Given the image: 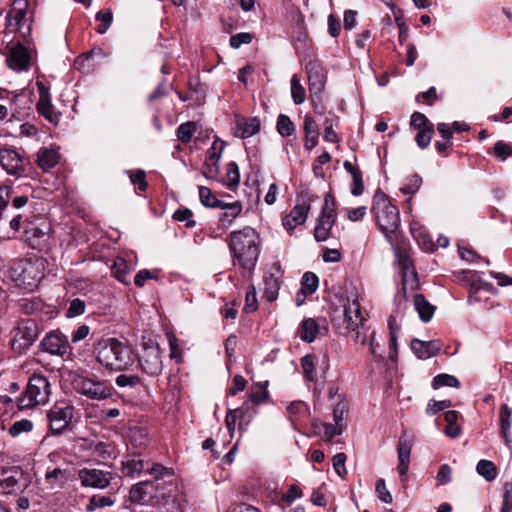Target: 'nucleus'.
<instances>
[{
    "label": "nucleus",
    "instance_id": "1",
    "mask_svg": "<svg viewBox=\"0 0 512 512\" xmlns=\"http://www.w3.org/2000/svg\"><path fill=\"white\" fill-rule=\"evenodd\" d=\"M261 239L259 233L252 227L231 232L229 249L233 255L234 264L251 272L254 270L260 255Z\"/></svg>",
    "mask_w": 512,
    "mask_h": 512
},
{
    "label": "nucleus",
    "instance_id": "2",
    "mask_svg": "<svg viewBox=\"0 0 512 512\" xmlns=\"http://www.w3.org/2000/svg\"><path fill=\"white\" fill-rule=\"evenodd\" d=\"M94 353L97 362L108 370L124 371L134 363V356L130 346L117 338L100 340Z\"/></svg>",
    "mask_w": 512,
    "mask_h": 512
},
{
    "label": "nucleus",
    "instance_id": "3",
    "mask_svg": "<svg viewBox=\"0 0 512 512\" xmlns=\"http://www.w3.org/2000/svg\"><path fill=\"white\" fill-rule=\"evenodd\" d=\"M372 212L375 214L377 225L386 240L394 247L398 239L400 225L399 211L386 194L377 192L373 198Z\"/></svg>",
    "mask_w": 512,
    "mask_h": 512
},
{
    "label": "nucleus",
    "instance_id": "4",
    "mask_svg": "<svg viewBox=\"0 0 512 512\" xmlns=\"http://www.w3.org/2000/svg\"><path fill=\"white\" fill-rule=\"evenodd\" d=\"M339 302V305L332 309L331 322L339 334L347 336L363 326L364 318L360 303L355 296L342 298Z\"/></svg>",
    "mask_w": 512,
    "mask_h": 512
},
{
    "label": "nucleus",
    "instance_id": "5",
    "mask_svg": "<svg viewBox=\"0 0 512 512\" xmlns=\"http://www.w3.org/2000/svg\"><path fill=\"white\" fill-rule=\"evenodd\" d=\"M42 259H21L13 263L10 277L17 286L32 290L43 277Z\"/></svg>",
    "mask_w": 512,
    "mask_h": 512
},
{
    "label": "nucleus",
    "instance_id": "6",
    "mask_svg": "<svg viewBox=\"0 0 512 512\" xmlns=\"http://www.w3.org/2000/svg\"><path fill=\"white\" fill-rule=\"evenodd\" d=\"M160 478L134 484L129 491L130 501L140 505H160L166 502L167 491L159 483Z\"/></svg>",
    "mask_w": 512,
    "mask_h": 512
},
{
    "label": "nucleus",
    "instance_id": "7",
    "mask_svg": "<svg viewBox=\"0 0 512 512\" xmlns=\"http://www.w3.org/2000/svg\"><path fill=\"white\" fill-rule=\"evenodd\" d=\"M73 389L88 399L102 401L113 395V386L107 380L96 376L76 375L72 381Z\"/></svg>",
    "mask_w": 512,
    "mask_h": 512
},
{
    "label": "nucleus",
    "instance_id": "8",
    "mask_svg": "<svg viewBox=\"0 0 512 512\" xmlns=\"http://www.w3.org/2000/svg\"><path fill=\"white\" fill-rule=\"evenodd\" d=\"M50 394L51 387L47 378L35 373L30 377L24 394L18 398V407L28 409L44 405L48 402Z\"/></svg>",
    "mask_w": 512,
    "mask_h": 512
},
{
    "label": "nucleus",
    "instance_id": "9",
    "mask_svg": "<svg viewBox=\"0 0 512 512\" xmlns=\"http://www.w3.org/2000/svg\"><path fill=\"white\" fill-rule=\"evenodd\" d=\"M394 251L396 262L402 277L401 290L404 294V297H406L408 291H414L419 286L417 272L405 247H395Z\"/></svg>",
    "mask_w": 512,
    "mask_h": 512
},
{
    "label": "nucleus",
    "instance_id": "10",
    "mask_svg": "<svg viewBox=\"0 0 512 512\" xmlns=\"http://www.w3.org/2000/svg\"><path fill=\"white\" fill-rule=\"evenodd\" d=\"M0 165L9 174L19 177L30 175L32 165L11 147L0 148Z\"/></svg>",
    "mask_w": 512,
    "mask_h": 512
},
{
    "label": "nucleus",
    "instance_id": "11",
    "mask_svg": "<svg viewBox=\"0 0 512 512\" xmlns=\"http://www.w3.org/2000/svg\"><path fill=\"white\" fill-rule=\"evenodd\" d=\"M336 204L334 198L330 194H326L321 213L318 217L314 237L316 241H326L330 237L331 229L336 220Z\"/></svg>",
    "mask_w": 512,
    "mask_h": 512
},
{
    "label": "nucleus",
    "instance_id": "12",
    "mask_svg": "<svg viewBox=\"0 0 512 512\" xmlns=\"http://www.w3.org/2000/svg\"><path fill=\"white\" fill-rule=\"evenodd\" d=\"M74 415V407L72 405H54L47 412L49 429L53 434H61L70 425Z\"/></svg>",
    "mask_w": 512,
    "mask_h": 512
},
{
    "label": "nucleus",
    "instance_id": "13",
    "mask_svg": "<svg viewBox=\"0 0 512 512\" xmlns=\"http://www.w3.org/2000/svg\"><path fill=\"white\" fill-rule=\"evenodd\" d=\"M139 365L147 375L158 376L163 369L160 347L156 344H144Z\"/></svg>",
    "mask_w": 512,
    "mask_h": 512
},
{
    "label": "nucleus",
    "instance_id": "14",
    "mask_svg": "<svg viewBox=\"0 0 512 512\" xmlns=\"http://www.w3.org/2000/svg\"><path fill=\"white\" fill-rule=\"evenodd\" d=\"M123 469L127 475L132 477L143 472L149 473L150 475L154 476V478L173 475L171 469H168L161 464H152L150 466L149 462L135 458L127 460L123 464Z\"/></svg>",
    "mask_w": 512,
    "mask_h": 512
},
{
    "label": "nucleus",
    "instance_id": "15",
    "mask_svg": "<svg viewBox=\"0 0 512 512\" xmlns=\"http://www.w3.org/2000/svg\"><path fill=\"white\" fill-rule=\"evenodd\" d=\"M249 408L250 402L245 401L241 407L230 410L227 413L225 423L231 438L234 436L238 419L240 420L239 429L245 431L253 417L257 414V411L254 409L252 412H249Z\"/></svg>",
    "mask_w": 512,
    "mask_h": 512
},
{
    "label": "nucleus",
    "instance_id": "16",
    "mask_svg": "<svg viewBox=\"0 0 512 512\" xmlns=\"http://www.w3.org/2000/svg\"><path fill=\"white\" fill-rule=\"evenodd\" d=\"M78 477L83 487L104 489L110 485L113 474L100 469L83 468L79 471Z\"/></svg>",
    "mask_w": 512,
    "mask_h": 512
},
{
    "label": "nucleus",
    "instance_id": "17",
    "mask_svg": "<svg viewBox=\"0 0 512 512\" xmlns=\"http://www.w3.org/2000/svg\"><path fill=\"white\" fill-rule=\"evenodd\" d=\"M38 334V325L34 320H23L15 329L13 346L19 349L29 347L38 338Z\"/></svg>",
    "mask_w": 512,
    "mask_h": 512
},
{
    "label": "nucleus",
    "instance_id": "18",
    "mask_svg": "<svg viewBox=\"0 0 512 512\" xmlns=\"http://www.w3.org/2000/svg\"><path fill=\"white\" fill-rule=\"evenodd\" d=\"M7 62L15 71H26L31 65L30 51L22 43L17 42L10 47Z\"/></svg>",
    "mask_w": 512,
    "mask_h": 512
},
{
    "label": "nucleus",
    "instance_id": "19",
    "mask_svg": "<svg viewBox=\"0 0 512 512\" xmlns=\"http://www.w3.org/2000/svg\"><path fill=\"white\" fill-rule=\"evenodd\" d=\"M305 69L308 76L310 93L314 95L320 94L325 87L326 72L318 60H310L306 64Z\"/></svg>",
    "mask_w": 512,
    "mask_h": 512
},
{
    "label": "nucleus",
    "instance_id": "20",
    "mask_svg": "<svg viewBox=\"0 0 512 512\" xmlns=\"http://www.w3.org/2000/svg\"><path fill=\"white\" fill-rule=\"evenodd\" d=\"M37 88L39 91V100L37 103L38 113L51 124L57 125L60 114L56 112L52 106L49 89L42 82H37Z\"/></svg>",
    "mask_w": 512,
    "mask_h": 512
},
{
    "label": "nucleus",
    "instance_id": "21",
    "mask_svg": "<svg viewBox=\"0 0 512 512\" xmlns=\"http://www.w3.org/2000/svg\"><path fill=\"white\" fill-rule=\"evenodd\" d=\"M281 275L279 263H274L269 272L264 275V297L269 302L276 300L278 297Z\"/></svg>",
    "mask_w": 512,
    "mask_h": 512
},
{
    "label": "nucleus",
    "instance_id": "22",
    "mask_svg": "<svg viewBox=\"0 0 512 512\" xmlns=\"http://www.w3.org/2000/svg\"><path fill=\"white\" fill-rule=\"evenodd\" d=\"M223 143L218 146L217 141H214L211 148L208 150L207 157L205 159L202 173L208 179H215L219 173V159Z\"/></svg>",
    "mask_w": 512,
    "mask_h": 512
},
{
    "label": "nucleus",
    "instance_id": "23",
    "mask_svg": "<svg viewBox=\"0 0 512 512\" xmlns=\"http://www.w3.org/2000/svg\"><path fill=\"white\" fill-rule=\"evenodd\" d=\"M309 211L310 205L308 203L303 202L296 204L291 212L283 218L282 224L284 228L292 231L298 225L305 223Z\"/></svg>",
    "mask_w": 512,
    "mask_h": 512
},
{
    "label": "nucleus",
    "instance_id": "24",
    "mask_svg": "<svg viewBox=\"0 0 512 512\" xmlns=\"http://www.w3.org/2000/svg\"><path fill=\"white\" fill-rule=\"evenodd\" d=\"M27 0H14L7 16L8 26L20 29L28 23L27 20Z\"/></svg>",
    "mask_w": 512,
    "mask_h": 512
},
{
    "label": "nucleus",
    "instance_id": "25",
    "mask_svg": "<svg viewBox=\"0 0 512 512\" xmlns=\"http://www.w3.org/2000/svg\"><path fill=\"white\" fill-rule=\"evenodd\" d=\"M42 349L51 355L64 356L67 353V343L57 332H51L41 342Z\"/></svg>",
    "mask_w": 512,
    "mask_h": 512
},
{
    "label": "nucleus",
    "instance_id": "26",
    "mask_svg": "<svg viewBox=\"0 0 512 512\" xmlns=\"http://www.w3.org/2000/svg\"><path fill=\"white\" fill-rule=\"evenodd\" d=\"M35 157L38 167L44 172H48L57 165L60 155L54 148L42 147L38 150Z\"/></svg>",
    "mask_w": 512,
    "mask_h": 512
},
{
    "label": "nucleus",
    "instance_id": "27",
    "mask_svg": "<svg viewBox=\"0 0 512 512\" xmlns=\"http://www.w3.org/2000/svg\"><path fill=\"white\" fill-rule=\"evenodd\" d=\"M20 472L17 470H6L0 474V493L9 495L20 491L21 485L18 481Z\"/></svg>",
    "mask_w": 512,
    "mask_h": 512
},
{
    "label": "nucleus",
    "instance_id": "28",
    "mask_svg": "<svg viewBox=\"0 0 512 512\" xmlns=\"http://www.w3.org/2000/svg\"><path fill=\"white\" fill-rule=\"evenodd\" d=\"M69 479V472L66 469L55 467L47 470L44 477V485L48 489L63 488Z\"/></svg>",
    "mask_w": 512,
    "mask_h": 512
},
{
    "label": "nucleus",
    "instance_id": "29",
    "mask_svg": "<svg viewBox=\"0 0 512 512\" xmlns=\"http://www.w3.org/2000/svg\"><path fill=\"white\" fill-rule=\"evenodd\" d=\"M319 331L320 326L316 320L313 318H307L300 323L297 330V335L302 341L311 343L316 339Z\"/></svg>",
    "mask_w": 512,
    "mask_h": 512
},
{
    "label": "nucleus",
    "instance_id": "30",
    "mask_svg": "<svg viewBox=\"0 0 512 512\" xmlns=\"http://www.w3.org/2000/svg\"><path fill=\"white\" fill-rule=\"evenodd\" d=\"M411 443L405 440L403 437L400 438L398 444V465L397 471L401 476H405L409 469L410 454H411Z\"/></svg>",
    "mask_w": 512,
    "mask_h": 512
},
{
    "label": "nucleus",
    "instance_id": "31",
    "mask_svg": "<svg viewBox=\"0 0 512 512\" xmlns=\"http://www.w3.org/2000/svg\"><path fill=\"white\" fill-rule=\"evenodd\" d=\"M345 170L351 175V193L354 196H360L364 191V184L362 179V173L360 169L354 166L350 161L346 160L343 163Z\"/></svg>",
    "mask_w": 512,
    "mask_h": 512
},
{
    "label": "nucleus",
    "instance_id": "32",
    "mask_svg": "<svg viewBox=\"0 0 512 512\" xmlns=\"http://www.w3.org/2000/svg\"><path fill=\"white\" fill-rule=\"evenodd\" d=\"M289 419L293 425L301 423L309 416L308 405L303 401H294L287 407Z\"/></svg>",
    "mask_w": 512,
    "mask_h": 512
},
{
    "label": "nucleus",
    "instance_id": "33",
    "mask_svg": "<svg viewBox=\"0 0 512 512\" xmlns=\"http://www.w3.org/2000/svg\"><path fill=\"white\" fill-rule=\"evenodd\" d=\"M411 349L418 358L427 359L434 356L439 350V347L435 342H423L421 340L414 339L411 342Z\"/></svg>",
    "mask_w": 512,
    "mask_h": 512
},
{
    "label": "nucleus",
    "instance_id": "34",
    "mask_svg": "<svg viewBox=\"0 0 512 512\" xmlns=\"http://www.w3.org/2000/svg\"><path fill=\"white\" fill-rule=\"evenodd\" d=\"M414 307L423 322H429L432 319L435 308L425 299L422 294L415 295Z\"/></svg>",
    "mask_w": 512,
    "mask_h": 512
},
{
    "label": "nucleus",
    "instance_id": "35",
    "mask_svg": "<svg viewBox=\"0 0 512 512\" xmlns=\"http://www.w3.org/2000/svg\"><path fill=\"white\" fill-rule=\"evenodd\" d=\"M218 208H221L224 210L223 214L221 215L220 221L223 225H230L232 221L241 213L242 211V205L239 201H235L232 203H225L222 201V205H220Z\"/></svg>",
    "mask_w": 512,
    "mask_h": 512
},
{
    "label": "nucleus",
    "instance_id": "36",
    "mask_svg": "<svg viewBox=\"0 0 512 512\" xmlns=\"http://www.w3.org/2000/svg\"><path fill=\"white\" fill-rule=\"evenodd\" d=\"M316 363L317 357L314 354H306L301 358V368L304 378L309 382L317 381V375L315 372Z\"/></svg>",
    "mask_w": 512,
    "mask_h": 512
},
{
    "label": "nucleus",
    "instance_id": "37",
    "mask_svg": "<svg viewBox=\"0 0 512 512\" xmlns=\"http://www.w3.org/2000/svg\"><path fill=\"white\" fill-rule=\"evenodd\" d=\"M268 397L269 393L266 386L261 383L257 384L251 391L249 399L247 400L250 402L249 412H252L253 409L257 411L256 405L266 402Z\"/></svg>",
    "mask_w": 512,
    "mask_h": 512
},
{
    "label": "nucleus",
    "instance_id": "38",
    "mask_svg": "<svg viewBox=\"0 0 512 512\" xmlns=\"http://www.w3.org/2000/svg\"><path fill=\"white\" fill-rule=\"evenodd\" d=\"M111 271L113 276L123 284L130 283L129 271L127 268V264L123 258H117L112 267Z\"/></svg>",
    "mask_w": 512,
    "mask_h": 512
},
{
    "label": "nucleus",
    "instance_id": "39",
    "mask_svg": "<svg viewBox=\"0 0 512 512\" xmlns=\"http://www.w3.org/2000/svg\"><path fill=\"white\" fill-rule=\"evenodd\" d=\"M199 198L200 202L210 208H218L220 205H222V200H219L215 194L205 186H199Z\"/></svg>",
    "mask_w": 512,
    "mask_h": 512
},
{
    "label": "nucleus",
    "instance_id": "40",
    "mask_svg": "<svg viewBox=\"0 0 512 512\" xmlns=\"http://www.w3.org/2000/svg\"><path fill=\"white\" fill-rule=\"evenodd\" d=\"M476 470L479 475L485 478L487 481H492L497 476V469L495 464L489 460H480L477 463Z\"/></svg>",
    "mask_w": 512,
    "mask_h": 512
},
{
    "label": "nucleus",
    "instance_id": "41",
    "mask_svg": "<svg viewBox=\"0 0 512 512\" xmlns=\"http://www.w3.org/2000/svg\"><path fill=\"white\" fill-rule=\"evenodd\" d=\"M240 182V173L238 165L235 162H230L227 165L226 169V177L224 180V184L230 188L233 189L239 185Z\"/></svg>",
    "mask_w": 512,
    "mask_h": 512
},
{
    "label": "nucleus",
    "instance_id": "42",
    "mask_svg": "<svg viewBox=\"0 0 512 512\" xmlns=\"http://www.w3.org/2000/svg\"><path fill=\"white\" fill-rule=\"evenodd\" d=\"M291 96L297 105L302 104L306 99L305 88L301 85L297 75H293L291 78Z\"/></svg>",
    "mask_w": 512,
    "mask_h": 512
},
{
    "label": "nucleus",
    "instance_id": "43",
    "mask_svg": "<svg viewBox=\"0 0 512 512\" xmlns=\"http://www.w3.org/2000/svg\"><path fill=\"white\" fill-rule=\"evenodd\" d=\"M96 20L101 22V24L97 28V32L99 34L106 33V31L108 30L113 21L112 11L110 9L99 11L96 14Z\"/></svg>",
    "mask_w": 512,
    "mask_h": 512
},
{
    "label": "nucleus",
    "instance_id": "44",
    "mask_svg": "<svg viewBox=\"0 0 512 512\" xmlns=\"http://www.w3.org/2000/svg\"><path fill=\"white\" fill-rule=\"evenodd\" d=\"M113 504L114 500L110 496L94 495L90 498L86 509L88 511H94L97 508L112 506Z\"/></svg>",
    "mask_w": 512,
    "mask_h": 512
},
{
    "label": "nucleus",
    "instance_id": "45",
    "mask_svg": "<svg viewBox=\"0 0 512 512\" xmlns=\"http://www.w3.org/2000/svg\"><path fill=\"white\" fill-rule=\"evenodd\" d=\"M303 496L301 488L296 484H291L286 493L281 496L280 502L285 506H290L296 499Z\"/></svg>",
    "mask_w": 512,
    "mask_h": 512
},
{
    "label": "nucleus",
    "instance_id": "46",
    "mask_svg": "<svg viewBox=\"0 0 512 512\" xmlns=\"http://www.w3.org/2000/svg\"><path fill=\"white\" fill-rule=\"evenodd\" d=\"M33 429L32 421L28 419H21L14 422L9 428V434L12 437H17L22 433L30 432Z\"/></svg>",
    "mask_w": 512,
    "mask_h": 512
},
{
    "label": "nucleus",
    "instance_id": "47",
    "mask_svg": "<svg viewBox=\"0 0 512 512\" xmlns=\"http://www.w3.org/2000/svg\"><path fill=\"white\" fill-rule=\"evenodd\" d=\"M318 288V277L311 272H306L302 278V291L305 294H312Z\"/></svg>",
    "mask_w": 512,
    "mask_h": 512
},
{
    "label": "nucleus",
    "instance_id": "48",
    "mask_svg": "<svg viewBox=\"0 0 512 512\" xmlns=\"http://www.w3.org/2000/svg\"><path fill=\"white\" fill-rule=\"evenodd\" d=\"M460 274L463 275L464 280L469 283V293H477L485 285L472 271H462Z\"/></svg>",
    "mask_w": 512,
    "mask_h": 512
},
{
    "label": "nucleus",
    "instance_id": "49",
    "mask_svg": "<svg viewBox=\"0 0 512 512\" xmlns=\"http://www.w3.org/2000/svg\"><path fill=\"white\" fill-rule=\"evenodd\" d=\"M443 386L458 387L459 381L455 376L449 374H439L433 379V387L437 389Z\"/></svg>",
    "mask_w": 512,
    "mask_h": 512
},
{
    "label": "nucleus",
    "instance_id": "50",
    "mask_svg": "<svg viewBox=\"0 0 512 512\" xmlns=\"http://www.w3.org/2000/svg\"><path fill=\"white\" fill-rule=\"evenodd\" d=\"M126 173L129 175L131 183L138 185L140 191H145L147 189L148 184L144 170L138 169L136 171H127Z\"/></svg>",
    "mask_w": 512,
    "mask_h": 512
},
{
    "label": "nucleus",
    "instance_id": "51",
    "mask_svg": "<svg viewBox=\"0 0 512 512\" xmlns=\"http://www.w3.org/2000/svg\"><path fill=\"white\" fill-rule=\"evenodd\" d=\"M141 378L135 374H120L116 377L115 383L118 387H135L139 385Z\"/></svg>",
    "mask_w": 512,
    "mask_h": 512
},
{
    "label": "nucleus",
    "instance_id": "52",
    "mask_svg": "<svg viewBox=\"0 0 512 512\" xmlns=\"http://www.w3.org/2000/svg\"><path fill=\"white\" fill-rule=\"evenodd\" d=\"M258 308V301L256 296V288L254 285H249L245 296V307L246 312H254Z\"/></svg>",
    "mask_w": 512,
    "mask_h": 512
},
{
    "label": "nucleus",
    "instance_id": "53",
    "mask_svg": "<svg viewBox=\"0 0 512 512\" xmlns=\"http://www.w3.org/2000/svg\"><path fill=\"white\" fill-rule=\"evenodd\" d=\"M86 304L83 300L75 298L70 301L69 307L66 312L68 318H74L85 313Z\"/></svg>",
    "mask_w": 512,
    "mask_h": 512
},
{
    "label": "nucleus",
    "instance_id": "54",
    "mask_svg": "<svg viewBox=\"0 0 512 512\" xmlns=\"http://www.w3.org/2000/svg\"><path fill=\"white\" fill-rule=\"evenodd\" d=\"M512 415V409L506 404H503L499 411V420L501 426V432H509L511 429L510 417Z\"/></svg>",
    "mask_w": 512,
    "mask_h": 512
},
{
    "label": "nucleus",
    "instance_id": "55",
    "mask_svg": "<svg viewBox=\"0 0 512 512\" xmlns=\"http://www.w3.org/2000/svg\"><path fill=\"white\" fill-rule=\"evenodd\" d=\"M440 139L435 141L436 148L439 152H444L451 145L453 130H437Z\"/></svg>",
    "mask_w": 512,
    "mask_h": 512
},
{
    "label": "nucleus",
    "instance_id": "56",
    "mask_svg": "<svg viewBox=\"0 0 512 512\" xmlns=\"http://www.w3.org/2000/svg\"><path fill=\"white\" fill-rule=\"evenodd\" d=\"M422 179L418 175H413L408 178V182L404 184L400 191L405 195L414 194L421 186Z\"/></svg>",
    "mask_w": 512,
    "mask_h": 512
},
{
    "label": "nucleus",
    "instance_id": "57",
    "mask_svg": "<svg viewBox=\"0 0 512 512\" xmlns=\"http://www.w3.org/2000/svg\"><path fill=\"white\" fill-rule=\"evenodd\" d=\"M375 492L377 497L384 503H391L392 502V495L390 494L389 490L386 487V483L383 479H378L376 481L375 485Z\"/></svg>",
    "mask_w": 512,
    "mask_h": 512
},
{
    "label": "nucleus",
    "instance_id": "58",
    "mask_svg": "<svg viewBox=\"0 0 512 512\" xmlns=\"http://www.w3.org/2000/svg\"><path fill=\"white\" fill-rule=\"evenodd\" d=\"M193 213L188 208H180L176 210L173 214V218L176 221L184 222L186 221V227L192 228L195 226L196 222L191 219Z\"/></svg>",
    "mask_w": 512,
    "mask_h": 512
},
{
    "label": "nucleus",
    "instance_id": "59",
    "mask_svg": "<svg viewBox=\"0 0 512 512\" xmlns=\"http://www.w3.org/2000/svg\"><path fill=\"white\" fill-rule=\"evenodd\" d=\"M494 154L502 161H505L508 157L512 156V146L503 141H498L494 145Z\"/></svg>",
    "mask_w": 512,
    "mask_h": 512
},
{
    "label": "nucleus",
    "instance_id": "60",
    "mask_svg": "<svg viewBox=\"0 0 512 512\" xmlns=\"http://www.w3.org/2000/svg\"><path fill=\"white\" fill-rule=\"evenodd\" d=\"M346 455L344 453H337L332 459L333 468L338 476L345 477L347 470L345 467Z\"/></svg>",
    "mask_w": 512,
    "mask_h": 512
},
{
    "label": "nucleus",
    "instance_id": "61",
    "mask_svg": "<svg viewBox=\"0 0 512 512\" xmlns=\"http://www.w3.org/2000/svg\"><path fill=\"white\" fill-rule=\"evenodd\" d=\"M410 125L411 128H432V124L427 117L420 112H414L411 115Z\"/></svg>",
    "mask_w": 512,
    "mask_h": 512
},
{
    "label": "nucleus",
    "instance_id": "62",
    "mask_svg": "<svg viewBox=\"0 0 512 512\" xmlns=\"http://www.w3.org/2000/svg\"><path fill=\"white\" fill-rule=\"evenodd\" d=\"M435 131L436 130H419L415 136L417 145L422 149L426 148L430 144Z\"/></svg>",
    "mask_w": 512,
    "mask_h": 512
},
{
    "label": "nucleus",
    "instance_id": "63",
    "mask_svg": "<svg viewBox=\"0 0 512 512\" xmlns=\"http://www.w3.org/2000/svg\"><path fill=\"white\" fill-rule=\"evenodd\" d=\"M251 41V34L246 32H241L230 37V45L235 49L239 48L242 44H249Z\"/></svg>",
    "mask_w": 512,
    "mask_h": 512
},
{
    "label": "nucleus",
    "instance_id": "64",
    "mask_svg": "<svg viewBox=\"0 0 512 512\" xmlns=\"http://www.w3.org/2000/svg\"><path fill=\"white\" fill-rule=\"evenodd\" d=\"M450 406H451V401H449V400H442V401L432 400L427 405L426 413L428 415H434L435 413L442 411L446 408H449Z\"/></svg>",
    "mask_w": 512,
    "mask_h": 512
}]
</instances>
